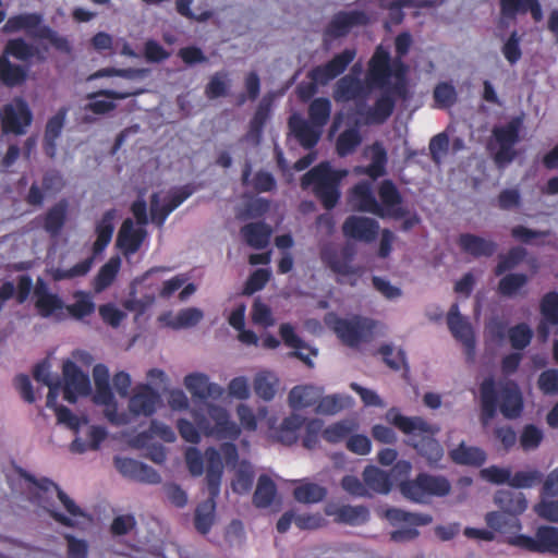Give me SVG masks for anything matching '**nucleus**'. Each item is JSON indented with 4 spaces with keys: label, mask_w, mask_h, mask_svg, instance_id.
Segmentation results:
<instances>
[{
    "label": "nucleus",
    "mask_w": 558,
    "mask_h": 558,
    "mask_svg": "<svg viewBox=\"0 0 558 558\" xmlns=\"http://www.w3.org/2000/svg\"><path fill=\"white\" fill-rule=\"evenodd\" d=\"M116 211L114 209L107 210L101 219L97 222L95 232H96V241L93 244V254L94 256H97L101 254L105 248L109 245L112 239L114 226H113V219H114Z\"/></svg>",
    "instance_id": "31"
},
{
    "label": "nucleus",
    "mask_w": 558,
    "mask_h": 558,
    "mask_svg": "<svg viewBox=\"0 0 558 558\" xmlns=\"http://www.w3.org/2000/svg\"><path fill=\"white\" fill-rule=\"evenodd\" d=\"M450 459L459 465L481 466L486 461V453L483 449L466 446L461 442L457 448L449 451Z\"/></svg>",
    "instance_id": "33"
},
{
    "label": "nucleus",
    "mask_w": 558,
    "mask_h": 558,
    "mask_svg": "<svg viewBox=\"0 0 558 558\" xmlns=\"http://www.w3.org/2000/svg\"><path fill=\"white\" fill-rule=\"evenodd\" d=\"M539 310L544 320L553 326L558 325V292L551 291L544 294Z\"/></svg>",
    "instance_id": "57"
},
{
    "label": "nucleus",
    "mask_w": 558,
    "mask_h": 558,
    "mask_svg": "<svg viewBox=\"0 0 558 558\" xmlns=\"http://www.w3.org/2000/svg\"><path fill=\"white\" fill-rule=\"evenodd\" d=\"M27 78V68L15 64L7 56H0V82L7 87H15Z\"/></svg>",
    "instance_id": "35"
},
{
    "label": "nucleus",
    "mask_w": 558,
    "mask_h": 558,
    "mask_svg": "<svg viewBox=\"0 0 558 558\" xmlns=\"http://www.w3.org/2000/svg\"><path fill=\"white\" fill-rule=\"evenodd\" d=\"M184 385L194 399L202 401L214 398L218 399L223 395V389L209 381V377L202 373H192L185 376Z\"/></svg>",
    "instance_id": "21"
},
{
    "label": "nucleus",
    "mask_w": 558,
    "mask_h": 558,
    "mask_svg": "<svg viewBox=\"0 0 558 558\" xmlns=\"http://www.w3.org/2000/svg\"><path fill=\"white\" fill-rule=\"evenodd\" d=\"M68 203L62 199L48 209L44 217V229L51 236H57L61 232L66 220Z\"/></svg>",
    "instance_id": "36"
},
{
    "label": "nucleus",
    "mask_w": 558,
    "mask_h": 558,
    "mask_svg": "<svg viewBox=\"0 0 558 558\" xmlns=\"http://www.w3.org/2000/svg\"><path fill=\"white\" fill-rule=\"evenodd\" d=\"M276 493L274 481L268 475H260L253 495V504L257 508H267L272 504Z\"/></svg>",
    "instance_id": "43"
},
{
    "label": "nucleus",
    "mask_w": 558,
    "mask_h": 558,
    "mask_svg": "<svg viewBox=\"0 0 558 558\" xmlns=\"http://www.w3.org/2000/svg\"><path fill=\"white\" fill-rule=\"evenodd\" d=\"M322 395L323 390L313 385L295 386L289 392V405L293 410L316 407Z\"/></svg>",
    "instance_id": "26"
},
{
    "label": "nucleus",
    "mask_w": 558,
    "mask_h": 558,
    "mask_svg": "<svg viewBox=\"0 0 558 558\" xmlns=\"http://www.w3.org/2000/svg\"><path fill=\"white\" fill-rule=\"evenodd\" d=\"M336 521L349 525H361L368 521L369 511L365 506L343 505L337 509Z\"/></svg>",
    "instance_id": "39"
},
{
    "label": "nucleus",
    "mask_w": 558,
    "mask_h": 558,
    "mask_svg": "<svg viewBox=\"0 0 558 558\" xmlns=\"http://www.w3.org/2000/svg\"><path fill=\"white\" fill-rule=\"evenodd\" d=\"M342 232L349 239L372 243L378 235L379 223L373 218L352 215L344 220Z\"/></svg>",
    "instance_id": "15"
},
{
    "label": "nucleus",
    "mask_w": 558,
    "mask_h": 558,
    "mask_svg": "<svg viewBox=\"0 0 558 558\" xmlns=\"http://www.w3.org/2000/svg\"><path fill=\"white\" fill-rule=\"evenodd\" d=\"M43 15L37 12L22 13L10 16L2 27L7 34L25 31L32 38L48 40L51 46L63 53H70L72 46L66 37L60 36L58 32L48 25H41Z\"/></svg>",
    "instance_id": "8"
},
{
    "label": "nucleus",
    "mask_w": 558,
    "mask_h": 558,
    "mask_svg": "<svg viewBox=\"0 0 558 558\" xmlns=\"http://www.w3.org/2000/svg\"><path fill=\"white\" fill-rule=\"evenodd\" d=\"M327 495L325 487L315 483H303L293 490L295 500L303 504H316L322 501Z\"/></svg>",
    "instance_id": "48"
},
{
    "label": "nucleus",
    "mask_w": 558,
    "mask_h": 558,
    "mask_svg": "<svg viewBox=\"0 0 558 558\" xmlns=\"http://www.w3.org/2000/svg\"><path fill=\"white\" fill-rule=\"evenodd\" d=\"M542 481V473L534 471H518L513 475L510 473L509 486L512 488H529Z\"/></svg>",
    "instance_id": "62"
},
{
    "label": "nucleus",
    "mask_w": 558,
    "mask_h": 558,
    "mask_svg": "<svg viewBox=\"0 0 558 558\" xmlns=\"http://www.w3.org/2000/svg\"><path fill=\"white\" fill-rule=\"evenodd\" d=\"M254 472L248 462L243 461L235 473V477L232 481V489L238 494L248 493L253 486Z\"/></svg>",
    "instance_id": "55"
},
{
    "label": "nucleus",
    "mask_w": 558,
    "mask_h": 558,
    "mask_svg": "<svg viewBox=\"0 0 558 558\" xmlns=\"http://www.w3.org/2000/svg\"><path fill=\"white\" fill-rule=\"evenodd\" d=\"M331 114V101L326 97H318L312 100L308 106V121L314 125L324 129Z\"/></svg>",
    "instance_id": "46"
},
{
    "label": "nucleus",
    "mask_w": 558,
    "mask_h": 558,
    "mask_svg": "<svg viewBox=\"0 0 558 558\" xmlns=\"http://www.w3.org/2000/svg\"><path fill=\"white\" fill-rule=\"evenodd\" d=\"M114 466L125 477L148 484L161 481L159 473L151 466L131 458H114Z\"/></svg>",
    "instance_id": "18"
},
{
    "label": "nucleus",
    "mask_w": 558,
    "mask_h": 558,
    "mask_svg": "<svg viewBox=\"0 0 558 558\" xmlns=\"http://www.w3.org/2000/svg\"><path fill=\"white\" fill-rule=\"evenodd\" d=\"M495 504L505 512L517 518L527 508V501L523 493L509 489L498 490L494 498Z\"/></svg>",
    "instance_id": "29"
},
{
    "label": "nucleus",
    "mask_w": 558,
    "mask_h": 558,
    "mask_svg": "<svg viewBox=\"0 0 558 558\" xmlns=\"http://www.w3.org/2000/svg\"><path fill=\"white\" fill-rule=\"evenodd\" d=\"M447 324L452 336L463 344L466 355L472 359L475 352L474 332L471 324L460 314L457 303L448 312Z\"/></svg>",
    "instance_id": "13"
},
{
    "label": "nucleus",
    "mask_w": 558,
    "mask_h": 558,
    "mask_svg": "<svg viewBox=\"0 0 558 558\" xmlns=\"http://www.w3.org/2000/svg\"><path fill=\"white\" fill-rule=\"evenodd\" d=\"M107 430L102 426H90L88 430V440L85 441L76 437L71 442V451L74 453H84L87 450H97L100 444L106 439Z\"/></svg>",
    "instance_id": "41"
},
{
    "label": "nucleus",
    "mask_w": 558,
    "mask_h": 558,
    "mask_svg": "<svg viewBox=\"0 0 558 558\" xmlns=\"http://www.w3.org/2000/svg\"><path fill=\"white\" fill-rule=\"evenodd\" d=\"M369 23V16L363 11H339L328 25L325 34L332 38L344 37L354 26H365Z\"/></svg>",
    "instance_id": "16"
},
{
    "label": "nucleus",
    "mask_w": 558,
    "mask_h": 558,
    "mask_svg": "<svg viewBox=\"0 0 558 558\" xmlns=\"http://www.w3.org/2000/svg\"><path fill=\"white\" fill-rule=\"evenodd\" d=\"M289 128L300 145L305 149L314 148L320 140L323 129L301 117L293 116L289 119Z\"/></svg>",
    "instance_id": "22"
},
{
    "label": "nucleus",
    "mask_w": 558,
    "mask_h": 558,
    "mask_svg": "<svg viewBox=\"0 0 558 558\" xmlns=\"http://www.w3.org/2000/svg\"><path fill=\"white\" fill-rule=\"evenodd\" d=\"M73 296L75 299L73 304H64V308L68 311L71 317L81 320L87 316H90L95 312L96 305L88 293L84 291H76L74 292Z\"/></svg>",
    "instance_id": "42"
},
{
    "label": "nucleus",
    "mask_w": 558,
    "mask_h": 558,
    "mask_svg": "<svg viewBox=\"0 0 558 558\" xmlns=\"http://www.w3.org/2000/svg\"><path fill=\"white\" fill-rule=\"evenodd\" d=\"M32 121L33 113L23 99H16L3 107L1 125L4 133L22 135L26 133V129L32 124Z\"/></svg>",
    "instance_id": "12"
},
{
    "label": "nucleus",
    "mask_w": 558,
    "mask_h": 558,
    "mask_svg": "<svg viewBox=\"0 0 558 558\" xmlns=\"http://www.w3.org/2000/svg\"><path fill=\"white\" fill-rule=\"evenodd\" d=\"M386 518L392 524L405 523L409 526L402 527L390 533V539L396 543L408 542L418 536L416 526L428 525L433 517L427 513H414L398 508H391L386 511Z\"/></svg>",
    "instance_id": "11"
},
{
    "label": "nucleus",
    "mask_w": 558,
    "mask_h": 558,
    "mask_svg": "<svg viewBox=\"0 0 558 558\" xmlns=\"http://www.w3.org/2000/svg\"><path fill=\"white\" fill-rule=\"evenodd\" d=\"M538 554L558 556V527L542 525L536 530Z\"/></svg>",
    "instance_id": "45"
},
{
    "label": "nucleus",
    "mask_w": 558,
    "mask_h": 558,
    "mask_svg": "<svg viewBox=\"0 0 558 558\" xmlns=\"http://www.w3.org/2000/svg\"><path fill=\"white\" fill-rule=\"evenodd\" d=\"M207 415L198 410L192 412L195 425L185 418H180L177 427L181 437L191 444L201 441L199 432L216 439L235 440L241 434L240 426L230 420L229 413L222 407L206 403Z\"/></svg>",
    "instance_id": "2"
},
{
    "label": "nucleus",
    "mask_w": 558,
    "mask_h": 558,
    "mask_svg": "<svg viewBox=\"0 0 558 558\" xmlns=\"http://www.w3.org/2000/svg\"><path fill=\"white\" fill-rule=\"evenodd\" d=\"M271 278V270L268 268H258L254 270L244 283L242 293L252 295L265 288Z\"/></svg>",
    "instance_id": "56"
},
{
    "label": "nucleus",
    "mask_w": 558,
    "mask_h": 558,
    "mask_svg": "<svg viewBox=\"0 0 558 558\" xmlns=\"http://www.w3.org/2000/svg\"><path fill=\"white\" fill-rule=\"evenodd\" d=\"M374 329L375 322L360 315L351 318L336 317L332 324L337 337L350 348H357L361 343L371 341Z\"/></svg>",
    "instance_id": "10"
},
{
    "label": "nucleus",
    "mask_w": 558,
    "mask_h": 558,
    "mask_svg": "<svg viewBox=\"0 0 558 558\" xmlns=\"http://www.w3.org/2000/svg\"><path fill=\"white\" fill-rule=\"evenodd\" d=\"M352 429L347 421L336 422L323 429V438L329 444H338L345 439Z\"/></svg>",
    "instance_id": "61"
},
{
    "label": "nucleus",
    "mask_w": 558,
    "mask_h": 558,
    "mask_svg": "<svg viewBox=\"0 0 558 558\" xmlns=\"http://www.w3.org/2000/svg\"><path fill=\"white\" fill-rule=\"evenodd\" d=\"M485 521L488 527L497 532H505L508 527L518 525V519L502 510L488 512Z\"/></svg>",
    "instance_id": "60"
},
{
    "label": "nucleus",
    "mask_w": 558,
    "mask_h": 558,
    "mask_svg": "<svg viewBox=\"0 0 558 558\" xmlns=\"http://www.w3.org/2000/svg\"><path fill=\"white\" fill-rule=\"evenodd\" d=\"M393 65V76L396 77V82L392 85L388 83L385 87H383L384 93H389V95L393 97L395 100L400 99L407 101L410 98V93L405 80L407 68L400 59L395 60Z\"/></svg>",
    "instance_id": "37"
},
{
    "label": "nucleus",
    "mask_w": 558,
    "mask_h": 558,
    "mask_svg": "<svg viewBox=\"0 0 558 558\" xmlns=\"http://www.w3.org/2000/svg\"><path fill=\"white\" fill-rule=\"evenodd\" d=\"M395 107V98L389 93L383 92L374 105L364 113L365 122L367 124H383L393 113Z\"/></svg>",
    "instance_id": "27"
},
{
    "label": "nucleus",
    "mask_w": 558,
    "mask_h": 558,
    "mask_svg": "<svg viewBox=\"0 0 558 558\" xmlns=\"http://www.w3.org/2000/svg\"><path fill=\"white\" fill-rule=\"evenodd\" d=\"M529 282L527 275L523 272H510L498 282V293L511 298L515 295Z\"/></svg>",
    "instance_id": "49"
},
{
    "label": "nucleus",
    "mask_w": 558,
    "mask_h": 558,
    "mask_svg": "<svg viewBox=\"0 0 558 558\" xmlns=\"http://www.w3.org/2000/svg\"><path fill=\"white\" fill-rule=\"evenodd\" d=\"M120 266V257L113 256L100 267L93 283L96 292H101L112 284L119 272Z\"/></svg>",
    "instance_id": "40"
},
{
    "label": "nucleus",
    "mask_w": 558,
    "mask_h": 558,
    "mask_svg": "<svg viewBox=\"0 0 558 558\" xmlns=\"http://www.w3.org/2000/svg\"><path fill=\"white\" fill-rule=\"evenodd\" d=\"M380 203L376 199L372 184L367 181L356 183L349 193V203L361 213L373 214L379 218H404L409 210L397 185L385 179L378 186Z\"/></svg>",
    "instance_id": "1"
},
{
    "label": "nucleus",
    "mask_w": 558,
    "mask_h": 558,
    "mask_svg": "<svg viewBox=\"0 0 558 558\" xmlns=\"http://www.w3.org/2000/svg\"><path fill=\"white\" fill-rule=\"evenodd\" d=\"M355 49L347 48L337 53L325 64L316 65L307 72L310 82H301L296 86V94L300 100L308 101L317 92L318 86H325L341 75L354 60Z\"/></svg>",
    "instance_id": "7"
},
{
    "label": "nucleus",
    "mask_w": 558,
    "mask_h": 558,
    "mask_svg": "<svg viewBox=\"0 0 558 558\" xmlns=\"http://www.w3.org/2000/svg\"><path fill=\"white\" fill-rule=\"evenodd\" d=\"M520 121L512 120L506 125L495 126L493 135L498 145L514 146L519 142Z\"/></svg>",
    "instance_id": "54"
},
{
    "label": "nucleus",
    "mask_w": 558,
    "mask_h": 558,
    "mask_svg": "<svg viewBox=\"0 0 558 558\" xmlns=\"http://www.w3.org/2000/svg\"><path fill=\"white\" fill-rule=\"evenodd\" d=\"M481 422L486 425L492 421L498 408L501 414L509 420L518 418L523 411V397L514 381L501 385L499 391L493 377L485 378L480 385Z\"/></svg>",
    "instance_id": "3"
},
{
    "label": "nucleus",
    "mask_w": 558,
    "mask_h": 558,
    "mask_svg": "<svg viewBox=\"0 0 558 558\" xmlns=\"http://www.w3.org/2000/svg\"><path fill=\"white\" fill-rule=\"evenodd\" d=\"M34 305L38 315L43 318L53 316L60 319V312L64 310V302L57 293L35 300Z\"/></svg>",
    "instance_id": "47"
},
{
    "label": "nucleus",
    "mask_w": 558,
    "mask_h": 558,
    "mask_svg": "<svg viewBox=\"0 0 558 558\" xmlns=\"http://www.w3.org/2000/svg\"><path fill=\"white\" fill-rule=\"evenodd\" d=\"M345 175L347 171L332 169L329 163L322 162L302 177L301 185L303 189L313 185L315 196L327 210H330L339 202V186Z\"/></svg>",
    "instance_id": "6"
},
{
    "label": "nucleus",
    "mask_w": 558,
    "mask_h": 558,
    "mask_svg": "<svg viewBox=\"0 0 558 558\" xmlns=\"http://www.w3.org/2000/svg\"><path fill=\"white\" fill-rule=\"evenodd\" d=\"M303 426L305 427V433L302 437L303 447L308 450L315 449L319 442V435H323L324 422L319 418H305Z\"/></svg>",
    "instance_id": "58"
},
{
    "label": "nucleus",
    "mask_w": 558,
    "mask_h": 558,
    "mask_svg": "<svg viewBox=\"0 0 558 558\" xmlns=\"http://www.w3.org/2000/svg\"><path fill=\"white\" fill-rule=\"evenodd\" d=\"M393 72L395 65L389 51L378 46L368 62V80L377 87H385Z\"/></svg>",
    "instance_id": "17"
},
{
    "label": "nucleus",
    "mask_w": 558,
    "mask_h": 558,
    "mask_svg": "<svg viewBox=\"0 0 558 558\" xmlns=\"http://www.w3.org/2000/svg\"><path fill=\"white\" fill-rule=\"evenodd\" d=\"M538 389L547 396L558 393V369L549 368L542 372L537 379Z\"/></svg>",
    "instance_id": "64"
},
{
    "label": "nucleus",
    "mask_w": 558,
    "mask_h": 558,
    "mask_svg": "<svg viewBox=\"0 0 558 558\" xmlns=\"http://www.w3.org/2000/svg\"><path fill=\"white\" fill-rule=\"evenodd\" d=\"M460 250L474 258L490 257L497 251V243L473 233H461L457 240Z\"/></svg>",
    "instance_id": "23"
},
{
    "label": "nucleus",
    "mask_w": 558,
    "mask_h": 558,
    "mask_svg": "<svg viewBox=\"0 0 558 558\" xmlns=\"http://www.w3.org/2000/svg\"><path fill=\"white\" fill-rule=\"evenodd\" d=\"M322 262L335 274L339 276L360 275V267H354L351 263L353 252L345 246L338 251L332 246H326L320 252Z\"/></svg>",
    "instance_id": "14"
},
{
    "label": "nucleus",
    "mask_w": 558,
    "mask_h": 558,
    "mask_svg": "<svg viewBox=\"0 0 558 558\" xmlns=\"http://www.w3.org/2000/svg\"><path fill=\"white\" fill-rule=\"evenodd\" d=\"M20 474L29 483H33L38 489L44 493H56L58 499L63 505L66 512L72 517L83 515L81 508L72 500L54 482L49 478H43L37 481L33 475L20 470Z\"/></svg>",
    "instance_id": "24"
},
{
    "label": "nucleus",
    "mask_w": 558,
    "mask_h": 558,
    "mask_svg": "<svg viewBox=\"0 0 558 558\" xmlns=\"http://www.w3.org/2000/svg\"><path fill=\"white\" fill-rule=\"evenodd\" d=\"M146 234L145 229L135 228L132 219L126 218L118 233L117 243L125 254H134L141 248Z\"/></svg>",
    "instance_id": "25"
},
{
    "label": "nucleus",
    "mask_w": 558,
    "mask_h": 558,
    "mask_svg": "<svg viewBox=\"0 0 558 558\" xmlns=\"http://www.w3.org/2000/svg\"><path fill=\"white\" fill-rule=\"evenodd\" d=\"M270 113V102L265 98L259 102L251 122H250V133L259 137L262 135L263 129L266 124V121L269 118Z\"/></svg>",
    "instance_id": "63"
},
{
    "label": "nucleus",
    "mask_w": 558,
    "mask_h": 558,
    "mask_svg": "<svg viewBox=\"0 0 558 558\" xmlns=\"http://www.w3.org/2000/svg\"><path fill=\"white\" fill-rule=\"evenodd\" d=\"M38 54V49L28 44L24 38L9 39L1 56L13 57L19 61H28Z\"/></svg>",
    "instance_id": "38"
},
{
    "label": "nucleus",
    "mask_w": 558,
    "mask_h": 558,
    "mask_svg": "<svg viewBox=\"0 0 558 558\" xmlns=\"http://www.w3.org/2000/svg\"><path fill=\"white\" fill-rule=\"evenodd\" d=\"M433 97L436 108L448 109L457 102L458 94L451 83L440 82L435 86Z\"/></svg>",
    "instance_id": "51"
},
{
    "label": "nucleus",
    "mask_w": 558,
    "mask_h": 558,
    "mask_svg": "<svg viewBox=\"0 0 558 558\" xmlns=\"http://www.w3.org/2000/svg\"><path fill=\"white\" fill-rule=\"evenodd\" d=\"M160 403V395L149 385H140L129 401V409L135 415L150 416Z\"/></svg>",
    "instance_id": "20"
},
{
    "label": "nucleus",
    "mask_w": 558,
    "mask_h": 558,
    "mask_svg": "<svg viewBox=\"0 0 558 558\" xmlns=\"http://www.w3.org/2000/svg\"><path fill=\"white\" fill-rule=\"evenodd\" d=\"M277 378L268 372L258 373L254 378V391L264 399L270 401L276 395Z\"/></svg>",
    "instance_id": "53"
},
{
    "label": "nucleus",
    "mask_w": 558,
    "mask_h": 558,
    "mask_svg": "<svg viewBox=\"0 0 558 558\" xmlns=\"http://www.w3.org/2000/svg\"><path fill=\"white\" fill-rule=\"evenodd\" d=\"M241 234L245 242L253 248H265L271 235V229L265 222H250L241 228Z\"/></svg>",
    "instance_id": "32"
},
{
    "label": "nucleus",
    "mask_w": 558,
    "mask_h": 558,
    "mask_svg": "<svg viewBox=\"0 0 558 558\" xmlns=\"http://www.w3.org/2000/svg\"><path fill=\"white\" fill-rule=\"evenodd\" d=\"M305 423V417L292 413L284 417L278 428L275 429L274 437L282 445L291 446L299 439L301 428Z\"/></svg>",
    "instance_id": "28"
},
{
    "label": "nucleus",
    "mask_w": 558,
    "mask_h": 558,
    "mask_svg": "<svg viewBox=\"0 0 558 558\" xmlns=\"http://www.w3.org/2000/svg\"><path fill=\"white\" fill-rule=\"evenodd\" d=\"M391 423L404 435L420 437L412 446L430 466L438 465L444 457V448L434 437L439 432L438 426L429 424L421 416H405L400 413L392 416Z\"/></svg>",
    "instance_id": "4"
},
{
    "label": "nucleus",
    "mask_w": 558,
    "mask_h": 558,
    "mask_svg": "<svg viewBox=\"0 0 558 558\" xmlns=\"http://www.w3.org/2000/svg\"><path fill=\"white\" fill-rule=\"evenodd\" d=\"M205 453L207 458L205 482L209 496L196 507L194 517L195 529L203 535L210 531L214 523L216 498L220 494L223 475V463L217 449L215 447H208L205 449Z\"/></svg>",
    "instance_id": "5"
},
{
    "label": "nucleus",
    "mask_w": 558,
    "mask_h": 558,
    "mask_svg": "<svg viewBox=\"0 0 558 558\" xmlns=\"http://www.w3.org/2000/svg\"><path fill=\"white\" fill-rule=\"evenodd\" d=\"M386 163L387 153L379 143H376L373 145L372 161L365 167L364 173L371 179L376 180L386 173Z\"/></svg>",
    "instance_id": "52"
},
{
    "label": "nucleus",
    "mask_w": 558,
    "mask_h": 558,
    "mask_svg": "<svg viewBox=\"0 0 558 558\" xmlns=\"http://www.w3.org/2000/svg\"><path fill=\"white\" fill-rule=\"evenodd\" d=\"M63 376L64 386L73 388L81 396L89 392V377L73 361L68 360L63 363Z\"/></svg>",
    "instance_id": "34"
},
{
    "label": "nucleus",
    "mask_w": 558,
    "mask_h": 558,
    "mask_svg": "<svg viewBox=\"0 0 558 558\" xmlns=\"http://www.w3.org/2000/svg\"><path fill=\"white\" fill-rule=\"evenodd\" d=\"M508 337L513 349L523 350L531 343L533 332L525 323H520L508 330Z\"/></svg>",
    "instance_id": "59"
},
{
    "label": "nucleus",
    "mask_w": 558,
    "mask_h": 558,
    "mask_svg": "<svg viewBox=\"0 0 558 558\" xmlns=\"http://www.w3.org/2000/svg\"><path fill=\"white\" fill-rule=\"evenodd\" d=\"M527 255V251L522 246H513L506 254L498 256V263L494 269L495 276L499 277L520 265Z\"/></svg>",
    "instance_id": "44"
},
{
    "label": "nucleus",
    "mask_w": 558,
    "mask_h": 558,
    "mask_svg": "<svg viewBox=\"0 0 558 558\" xmlns=\"http://www.w3.org/2000/svg\"><path fill=\"white\" fill-rule=\"evenodd\" d=\"M363 481L369 493L386 495L391 490L392 481L390 474L375 465H367L363 471Z\"/></svg>",
    "instance_id": "30"
},
{
    "label": "nucleus",
    "mask_w": 558,
    "mask_h": 558,
    "mask_svg": "<svg viewBox=\"0 0 558 558\" xmlns=\"http://www.w3.org/2000/svg\"><path fill=\"white\" fill-rule=\"evenodd\" d=\"M501 20L514 21L519 15L531 13L535 22L543 19V10L538 0H499Z\"/></svg>",
    "instance_id": "19"
},
{
    "label": "nucleus",
    "mask_w": 558,
    "mask_h": 558,
    "mask_svg": "<svg viewBox=\"0 0 558 558\" xmlns=\"http://www.w3.org/2000/svg\"><path fill=\"white\" fill-rule=\"evenodd\" d=\"M362 136L357 129L351 128L344 130L337 138L336 151L340 157L352 154L361 144Z\"/></svg>",
    "instance_id": "50"
},
{
    "label": "nucleus",
    "mask_w": 558,
    "mask_h": 558,
    "mask_svg": "<svg viewBox=\"0 0 558 558\" xmlns=\"http://www.w3.org/2000/svg\"><path fill=\"white\" fill-rule=\"evenodd\" d=\"M451 490L450 482L440 475L418 473L414 480L400 484L401 494L409 500L424 504L430 496L445 497Z\"/></svg>",
    "instance_id": "9"
}]
</instances>
